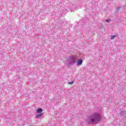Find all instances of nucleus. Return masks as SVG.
I'll return each instance as SVG.
<instances>
[{"instance_id": "11", "label": "nucleus", "mask_w": 126, "mask_h": 126, "mask_svg": "<svg viewBox=\"0 0 126 126\" xmlns=\"http://www.w3.org/2000/svg\"><path fill=\"white\" fill-rule=\"evenodd\" d=\"M117 10H119V9H117Z\"/></svg>"}, {"instance_id": "2", "label": "nucleus", "mask_w": 126, "mask_h": 126, "mask_svg": "<svg viewBox=\"0 0 126 126\" xmlns=\"http://www.w3.org/2000/svg\"><path fill=\"white\" fill-rule=\"evenodd\" d=\"M78 58L79 57L77 55H72L69 56L66 63L67 65L70 66L71 65H73V64H75V63H76V61L78 60Z\"/></svg>"}, {"instance_id": "3", "label": "nucleus", "mask_w": 126, "mask_h": 126, "mask_svg": "<svg viewBox=\"0 0 126 126\" xmlns=\"http://www.w3.org/2000/svg\"><path fill=\"white\" fill-rule=\"evenodd\" d=\"M76 63L78 66H80V65L82 64V63H83V60L81 58H78L76 61Z\"/></svg>"}, {"instance_id": "6", "label": "nucleus", "mask_w": 126, "mask_h": 126, "mask_svg": "<svg viewBox=\"0 0 126 126\" xmlns=\"http://www.w3.org/2000/svg\"><path fill=\"white\" fill-rule=\"evenodd\" d=\"M117 37V35H111L110 39L111 40H113V39H115V38H116Z\"/></svg>"}, {"instance_id": "5", "label": "nucleus", "mask_w": 126, "mask_h": 126, "mask_svg": "<svg viewBox=\"0 0 126 126\" xmlns=\"http://www.w3.org/2000/svg\"><path fill=\"white\" fill-rule=\"evenodd\" d=\"M42 112H43V109H42V108L37 109V113H38V114H41V113H42Z\"/></svg>"}, {"instance_id": "4", "label": "nucleus", "mask_w": 126, "mask_h": 126, "mask_svg": "<svg viewBox=\"0 0 126 126\" xmlns=\"http://www.w3.org/2000/svg\"><path fill=\"white\" fill-rule=\"evenodd\" d=\"M42 116H44V113H41L40 114H38L35 116L36 119H40Z\"/></svg>"}, {"instance_id": "8", "label": "nucleus", "mask_w": 126, "mask_h": 126, "mask_svg": "<svg viewBox=\"0 0 126 126\" xmlns=\"http://www.w3.org/2000/svg\"><path fill=\"white\" fill-rule=\"evenodd\" d=\"M110 21H111L110 19L106 20V22H107V23H109V22H110Z\"/></svg>"}, {"instance_id": "1", "label": "nucleus", "mask_w": 126, "mask_h": 126, "mask_svg": "<svg viewBox=\"0 0 126 126\" xmlns=\"http://www.w3.org/2000/svg\"><path fill=\"white\" fill-rule=\"evenodd\" d=\"M86 121L89 125H96L101 121V114L98 112H94L89 116Z\"/></svg>"}, {"instance_id": "10", "label": "nucleus", "mask_w": 126, "mask_h": 126, "mask_svg": "<svg viewBox=\"0 0 126 126\" xmlns=\"http://www.w3.org/2000/svg\"><path fill=\"white\" fill-rule=\"evenodd\" d=\"M23 125V123L22 124V126Z\"/></svg>"}, {"instance_id": "7", "label": "nucleus", "mask_w": 126, "mask_h": 126, "mask_svg": "<svg viewBox=\"0 0 126 126\" xmlns=\"http://www.w3.org/2000/svg\"><path fill=\"white\" fill-rule=\"evenodd\" d=\"M125 114H126L125 111H122L121 113H120L121 116H125Z\"/></svg>"}, {"instance_id": "9", "label": "nucleus", "mask_w": 126, "mask_h": 126, "mask_svg": "<svg viewBox=\"0 0 126 126\" xmlns=\"http://www.w3.org/2000/svg\"><path fill=\"white\" fill-rule=\"evenodd\" d=\"M73 81H72V82H68V84H70V85H71V84H73Z\"/></svg>"}]
</instances>
